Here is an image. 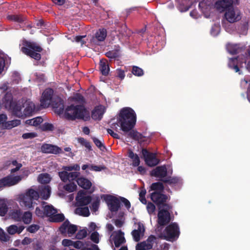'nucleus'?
<instances>
[{
  "label": "nucleus",
  "instance_id": "1",
  "mask_svg": "<svg viewBox=\"0 0 250 250\" xmlns=\"http://www.w3.org/2000/svg\"><path fill=\"white\" fill-rule=\"evenodd\" d=\"M117 121L120 125L121 130L125 133L128 132L136 125V113L131 108L124 107L120 110Z\"/></svg>",
  "mask_w": 250,
  "mask_h": 250
},
{
  "label": "nucleus",
  "instance_id": "2",
  "mask_svg": "<svg viewBox=\"0 0 250 250\" xmlns=\"http://www.w3.org/2000/svg\"><path fill=\"white\" fill-rule=\"evenodd\" d=\"M65 116L67 119L74 121L76 119L84 121L90 119V112L83 105L72 104L65 109Z\"/></svg>",
  "mask_w": 250,
  "mask_h": 250
},
{
  "label": "nucleus",
  "instance_id": "3",
  "mask_svg": "<svg viewBox=\"0 0 250 250\" xmlns=\"http://www.w3.org/2000/svg\"><path fill=\"white\" fill-rule=\"evenodd\" d=\"M22 46L21 48V51L26 55L37 61L41 59L40 54L43 50V48L35 42H31L26 40L22 42Z\"/></svg>",
  "mask_w": 250,
  "mask_h": 250
},
{
  "label": "nucleus",
  "instance_id": "4",
  "mask_svg": "<svg viewBox=\"0 0 250 250\" xmlns=\"http://www.w3.org/2000/svg\"><path fill=\"white\" fill-rule=\"evenodd\" d=\"M40 197L38 191L32 188L27 189L26 192L20 196V203L21 206L27 208H33L35 201H37Z\"/></svg>",
  "mask_w": 250,
  "mask_h": 250
},
{
  "label": "nucleus",
  "instance_id": "5",
  "mask_svg": "<svg viewBox=\"0 0 250 250\" xmlns=\"http://www.w3.org/2000/svg\"><path fill=\"white\" fill-rule=\"evenodd\" d=\"M180 235L179 228L177 223H171L164 231L163 238L167 241H173Z\"/></svg>",
  "mask_w": 250,
  "mask_h": 250
},
{
  "label": "nucleus",
  "instance_id": "6",
  "mask_svg": "<svg viewBox=\"0 0 250 250\" xmlns=\"http://www.w3.org/2000/svg\"><path fill=\"white\" fill-rule=\"evenodd\" d=\"M104 200L111 212H116L120 208V198L111 195H106Z\"/></svg>",
  "mask_w": 250,
  "mask_h": 250
},
{
  "label": "nucleus",
  "instance_id": "7",
  "mask_svg": "<svg viewBox=\"0 0 250 250\" xmlns=\"http://www.w3.org/2000/svg\"><path fill=\"white\" fill-rule=\"evenodd\" d=\"M142 153L146 165L149 167H154L157 165L160 160L156 158V154L149 152L146 149L143 148Z\"/></svg>",
  "mask_w": 250,
  "mask_h": 250
},
{
  "label": "nucleus",
  "instance_id": "8",
  "mask_svg": "<svg viewBox=\"0 0 250 250\" xmlns=\"http://www.w3.org/2000/svg\"><path fill=\"white\" fill-rule=\"evenodd\" d=\"M157 223L160 226H165L171 221L170 212L165 209H159Z\"/></svg>",
  "mask_w": 250,
  "mask_h": 250
},
{
  "label": "nucleus",
  "instance_id": "9",
  "mask_svg": "<svg viewBox=\"0 0 250 250\" xmlns=\"http://www.w3.org/2000/svg\"><path fill=\"white\" fill-rule=\"evenodd\" d=\"M22 179L21 176H6L0 179V188L4 187H9L17 184Z\"/></svg>",
  "mask_w": 250,
  "mask_h": 250
},
{
  "label": "nucleus",
  "instance_id": "10",
  "mask_svg": "<svg viewBox=\"0 0 250 250\" xmlns=\"http://www.w3.org/2000/svg\"><path fill=\"white\" fill-rule=\"evenodd\" d=\"M150 198L151 200L157 205L159 209H160L161 208V205L167 202L168 196L161 192L154 191L151 193Z\"/></svg>",
  "mask_w": 250,
  "mask_h": 250
},
{
  "label": "nucleus",
  "instance_id": "11",
  "mask_svg": "<svg viewBox=\"0 0 250 250\" xmlns=\"http://www.w3.org/2000/svg\"><path fill=\"white\" fill-rule=\"evenodd\" d=\"M53 90L51 88L46 89L43 92L41 99V105L43 107H47L51 104Z\"/></svg>",
  "mask_w": 250,
  "mask_h": 250
},
{
  "label": "nucleus",
  "instance_id": "12",
  "mask_svg": "<svg viewBox=\"0 0 250 250\" xmlns=\"http://www.w3.org/2000/svg\"><path fill=\"white\" fill-rule=\"evenodd\" d=\"M107 36V30L103 28L99 29L91 39V42L94 44L99 45L100 42L105 40Z\"/></svg>",
  "mask_w": 250,
  "mask_h": 250
},
{
  "label": "nucleus",
  "instance_id": "13",
  "mask_svg": "<svg viewBox=\"0 0 250 250\" xmlns=\"http://www.w3.org/2000/svg\"><path fill=\"white\" fill-rule=\"evenodd\" d=\"M41 149L42 152L44 153L58 154L63 153V151L61 147L51 144H44L42 146Z\"/></svg>",
  "mask_w": 250,
  "mask_h": 250
},
{
  "label": "nucleus",
  "instance_id": "14",
  "mask_svg": "<svg viewBox=\"0 0 250 250\" xmlns=\"http://www.w3.org/2000/svg\"><path fill=\"white\" fill-rule=\"evenodd\" d=\"M112 236V240L117 248L119 247L122 244L125 242L124 232L121 230L114 231L111 237Z\"/></svg>",
  "mask_w": 250,
  "mask_h": 250
},
{
  "label": "nucleus",
  "instance_id": "15",
  "mask_svg": "<svg viewBox=\"0 0 250 250\" xmlns=\"http://www.w3.org/2000/svg\"><path fill=\"white\" fill-rule=\"evenodd\" d=\"M55 111L58 114H61L64 111V101L60 97L54 98L51 104Z\"/></svg>",
  "mask_w": 250,
  "mask_h": 250
},
{
  "label": "nucleus",
  "instance_id": "16",
  "mask_svg": "<svg viewBox=\"0 0 250 250\" xmlns=\"http://www.w3.org/2000/svg\"><path fill=\"white\" fill-rule=\"evenodd\" d=\"M167 174V168L165 165L157 167L151 172V175L162 179L166 178Z\"/></svg>",
  "mask_w": 250,
  "mask_h": 250
},
{
  "label": "nucleus",
  "instance_id": "17",
  "mask_svg": "<svg viewBox=\"0 0 250 250\" xmlns=\"http://www.w3.org/2000/svg\"><path fill=\"white\" fill-rule=\"evenodd\" d=\"M23 108H24L22 112L23 118L32 115L35 109V105L32 102L28 100L23 102Z\"/></svg>",
  "mask_w": 250,
  "mask_h": 250
},
{
  "label": "nucleus",
  "instance_id": "18",
  "mask_svg": "<svg viewBox=\"0 0 250 250\" xmlns=\"http://www.w3.org/2000/svg\"><path fill=\"white\" fill-rule=\"evenodd\" d=\"M67 232L69 234H73L77 230V227L75 225L70 224L68 220L65 221L60 228V230L62 233Z\"/></svg>",
  "mask_w": 250,
  "mask_h": 250
},
{
  "label": "nucleus",
  "instance_id": "19",
  "mask_svg": "<svg viewBox=\"0 0 250 250\" xmlns=\"http://www.w3.org/2000/svg\"><path fill=\"white\" fill-rule=\"evenodd\" d=\"M225 17L226 20L230 23L234 22L240 19L239 15H236L235 12L232 6L229 7L227 9L225 14Z\"/></svg>",
  "mask_w": 250,
  "mask_h": 250
},
{
  "label": "nucleus",
  "instance_id": "20",
  "mask_svg": "<svg viewBox=\"0 0 250 250\" xmlns=\"http://www.w3.org/2000/svg\"><path fill=\"white\" fill-rule=\"evenodd\" d=\"M23 101H19L18 102H15L10 109L12 110L13 114L19 118H23V113L21 111L23 108Z\"/></svg>",
  "mask_w": 250,
  "mask_h": 250
},
{
  "label": "nucleus",
  "instance_id": "21",
  "mask_svg": "<svg viewBox=\"0 0 250 250\" xmlns=\"http://www.w3.org/2000/svg\"><path fill=\"white\" fill-rule=\"evenodd\" d=\"M227 51L232 55L237 54L241 53L245 50V47L240 44L228 43L226 45Z\"/></svg>",
  "mask_w": 250,
  "mask_h": 250
},
{
  "label": "nucleus",
  "instance_id": "22",
  "mask_svg": "<svg viewBox=\"0 0 250 250\" xmlns=\"http://www.w3.org/2000/svg\"><path fill=\"white\" fill-rule=\"evenodd\" d=\"M145 229L143 224L139 222L138 223V228L131 232L133 239L136 242H139L141 239V236H143Z\"/></svg>",
  "mask_w": 250,
  "mask_h": 250
},
{
  "label": "nucleus",
  "instance_id": "23",
  "mask_svg": "<svg viewBox=\"0 0 250 250\" xmlns=\"http://www.w3.org/2000/svg\"><path fill=\"white\" fill-rule=\"evenodd\" d=\"M78 185L84 189H89L92 186L91 182L88 179L81 177L76 180Z\"/></svg>",
  "mask_w": 250,
  "mask_h": 250
},
{
  "label": "nucleus",
  "instance_id": "24",
  "mask_svg": "<svg viewBox=\"0 0 250 250\" xmlns=\"http://www.w3.org/2000/svg\"><path fill=\"white\" fill-rule=\"evenodd\" d=\"M128 135L132 139L138 141L139 142H144L145 141V137L141 133L133 129L128 132Z\"/></svg>",
  "mask_w": 250,
  "mask_h": 250
},
{
  "label": "nucleus",
  "instance_id": "25",
  "mask_svg": "<svg viewBox=\"0 0 250 250\" xmlns=\"http://www.w3.org/2000/svg\"><path fill=\"white\" fill-rule=\"evenodd\" d=\"M99 70L102 75L106 76L109 71V67L106 59H102L99 63Z\"/></svg>",
  "mask_w": 250,
  "mask_h": 250
},
{
  "label": "nucleus",
  "instance_id": "26",
  "mask_svg": "<svg viewBox=\"0 0 250 250\" xmlns=\"http://www.w3.org/2000/svg\"><path fill=\"white\" fill-rule=\"evenodd\" d=\"M3 104L5 108L9 109L11 107L15 102L13 100V96L11 93L7 92L2 100Z\"/></svg>",
  "mask_w": 250,
  "mask_h": 250
},
{
  "label": "nucleus",
  "instance_id": "27",
  "mask_svg": "<svg viewBox=\"0 0 250 250\" xmlns=\"http://www.w3.org/2000/svg\"><path fill=\"white\" fill-rule=\"evenodd\" d=\"M76 200L78 206H83L91 202V197L90 196H80L76 197Z\"/></svg>",
  "mask_w": 250,
  "mask_h": 250
},
{
  "label": "nucleus",
  "instance_id": "28",
  "mask_svg": "<svg viewBox=\"0 0 250 250\" xmlns=\"http://www.w3.org/2000/svg\"><path fill=\"white\" fill-rule=\"evenodd\" d=\"M127 155L132 160V166L134 167H138L140 163V158L138 155L134 153L133 151L129 149L127 151Z\"/></svg>",
  "mask_w": 250,
  "mask_h": 250
},
{
  "label": "nucleus",
  "instance_id": "29",
  "mask_svg": "<svg viewBox=\"0 0 250 250\" xmlns=\"http://www.w3.org/2000/svg\"><path fill=\"white\" fill-rule=\"evenodd\" d=\"M104 111L102 108L96 107L92 111L91 118L94 120H101L103 117Z\"/></svg>",
  "mask_w": 250,
  "mask_h": 250
},
{
  "label": "nucleus",
  "instance_id": "30",
  "mask_svg": "<svg viewBox=\"0 0 250 250\" xmlns=\"http://www.w3.org/2000/svg\"><path fill=\"white\" fill-rule=\"evenodd\" d=\"M24 229V227L23 226H20L19 227H18L15 225H12L7 228V231L9 234L13 235L16 233L18 234L21 233Z\"/></svg>",
  "mask_w": 250,
  "mask_h": 250
},
{
  "label": "nucleus",
  "instance_id": "31",
  "mask_svg": "<svg viewBox=\"0 0 250 250\" xmlns=\"http://www.w3.org/2000/svg\"><path fill=\"white\" fill-rule=\"evenodd\" d=\"M44 210V216L48 217H52L53 215L57 213V210L52 206L46 205L42 207Z\"/></svg>",
  "mask_w": 250,
  "mask_h": 250
},
{
  "label": "nucleus",
  "instance_id": "32",
  "mask_svg": "<svg viewBox=\"0 0 250 250\" xmlns=\"http://www.w3.org/2000/svg\"><path fill=\"white\" fill-rule=\"evenodd\" d=\"M51 193L50 187L48 186H44L40 191V195L43 199L47 200L50 196Z\"/></svg>",
  "mask_w": 250,
  "mask_h": 250
},
{
  "label": "nucleus",
  "instance_id": "33",
  "mask_svg": "<svg viewBox=\"0 0 250 250\" xmlns=\"http://www.w3.org/2000/svg\"><path fill=\"white\" fill-rule=\"evenodd\" d=\"M42 122V118L41 117H38L32 119L26 120L25 123L28 125L36 126L40 125Z\"/></svg>",
  "mask_w": 250,
  "mask_h": 250
},
{
  "label": "nucleus",
  "instance_id": "34",
  "mask_svg": "<svg viewBox=\"0 0 250 250\" xmlns=\"http://www.w3.org/2000/svg\"><path fill=\"white\" fill-rule=\"evenodd\" d=\"M21 123V120L18 119L7 121V123L5 124L4 129H10L13 127L20 125Z\"/></svg>",
  "mask_w": 250,
  "mask_h": 250
},
{
  "label": "nucleus",
  "instance_id": "35",
  "mask_svg": "<svg viewBox=\"0 0 250 250\" xmlns=\"http://www.w3.org/2000/svg\"><path fill=\"white\" fill-rule=\"evenodd\" d=\"M38 180L42 184H48L50 182L51 179L49 174L42 173L39 175Z\"/></svg>",
  "mask_w": 250,
  "mask_h": 250
},
{
  "label": "nucleus",
  "instance_id": "36",
  "mask_svg": "<svg viewBox=\"0 0 250 250\" xmlns=\"http://www.w3.org/2000/svg\"><path fill=\"white\" fill-rule=\"evenodd\" d=\"M161 181L165 183H167L170 185H171L178 183L180 181V179L176 177H168L161 179Z\"/></svg>",
  "mask_w": 250,
  "mask_h": 250
},
{
  "label": "nucleus",
  "instance_id": "37",
  "mask_svg": "<svg viewBox=\"0 0 250 250\" xmlns=\"http://www.w3.org/2000/svg\"><path fill=\"white\" fill-rule=\"evenodd\" d=\"M150 189L156 191H159V192H162L164 189V186L161 182H155L151 185Z\"/></svg>",
  "mask_w": 250,
  "mask_h": 250
},
{
  "label": "nucleus",
  "instance_id": "38",
  "mask_svg": "<svg viewBox=\"0 0 250 250\" xmlns=\"http://www.w3.org/2000/svg\"><path fill=\"white\" fill-rule=\"evenodd\" d=\"M22 212L20 210H13L10 213L11 217L15 221L21 220Z\"/></svg>",
  "mask_w": 250,
  "mask_h": 250
},
{
  "label": "nucleus",
  "instance_id": "39",
  "mask_svg": "<svg viewBox=\"0 0 250 250\" xmlns=\"http://www.w3.org/2000/svg\"><path fill=\"white\" fill-rule=\"evenodd\" d=\"M152 249L150 244H146V241L138 243L136 246V250H149Z\"/></svg>",
  "mask_w": 250,
  "mask_h": 250
},
{
  "label": "nucleus",
  "instance_id": "40",
  "mask_svg": "<svg viewBox=\"0 0 250 250\" xmlns=\"http://www.w3.org/2000/svg\"><path fill=\"white\" fill-rule=\"evenodd\" d=\"M75 212L76 213L84 217H87L90 215L88 208L87 207L77 208L76 209Z\"/></svg>",
  "mask_w": 250,
  "mask_h": 250
},
{
  "label": "nucleus",
  "instance_id": "41",
  "mask_svg": "<svg viewBox=\"0 0 250 250\" xmlns=\"http://www.w3.org/2000/svg\"><path fill=\"white\" fill-rule=\"evenodd\" d=\"M78 142L83 146H85V148L88 150H92L91 146L90 143L87 141L83 138H79L78 139Z\"/></svg>",
  "mask_w": 250,
  "mask_h": 250
},
{
  "label": "nucleus",
  "instance_id": "42",
  "mask_svg": "<svg viewBox=\"0 0 250 250\" xmlns=\"http://www.w3.org/2000/svg\"><path fill=\"white\" fill-rule=\"evenodd\" d=\"M7 19L9 20L19 23L23 22L24 20V18L23 16L18 15H9L7 16Z\"/></svg>",
  "mask_w": 250,
  "mask_h": 250
},
{
  "label": "nucleus",
  "instance_id": "43",
  "mask_svg": "<svg viewBox=\"0 0 250 250\" xmlns=\"http://www.w3.org/2000/svg\"><path fill=\"white\" fill-rule=\"evenodd\" d=\"M21 220L25 224H29L32 220V213L29 211L25 212L21 215Z\"/></svg>",
  "mask_w": 250,
  "mask_h": 250
},
{
  "label": "nucleus",
  "instance_id": "44",
  "mask_svg": "<svg viewBox=\"0 0 250 250\" xmlns=\"http://www.w3.org/2000/svg\"><path fill=\"white\" fill-rule=\"evenodd\" d=\"M238 59L237 58L232 59L229 63V66L230 68L233 69L236 72H239L240 71L239 68L237 65Z\"/></svg>",
  "mask_w": 250,
  "mask_h": 250
},
{
  "label": "nucleus",
  "instance_id": "45",
  "mask_svg": "<svg viewBox=\"0 0 250 250\" xmlns=\"http://www.w3.org/2000/svg\"><path fill=\"white\" fill-rule=\"evenodd\" d=\"M77 185L74 182L67 184L63 186V189L69 192L74 191L77 189Z\"/></svg>",
  "mask_w": 250,
  "mask_h": 250
},
{
  "label": "nucleus",
  "instance_id": "46",
  "mask_svg": "<svg viewBox=\"0 0 250 250\" xmlns=\"http://www.w3.org/2000/svg\"><path fill=\"white\" fill-rule=\"evenodd\" d=\"M8 211L6 204L3 201H0V216H4Z\"/></svg>",
  "mask_w": 250,
  "mask_h": 250
},
{
  "label": "nucleus",
  "instance_id": "47",
  "mask_svg": "<svg viewBox=\"0 0 250 250\" xmlns=\"http://www.w3.org/2000/svg\"><path fill=\"white\" fill-rule=\"evenodd\" d=\"M62 169L66 171H71L73 170L76 171H79L80 169V167L78 164H76L72 166H63Z\"/></svg>",
  "mask_w": 250,
  "mask_h": 250
},
{
  "label": "nucleus",
  "instance_id": "48",
  "mask_svg": "<svg viewBox=\"0 0 250 250\" xmlns=\"http://www.w3.org/2000/svg\"><path fill=\"white\" fill-rule=\"evenodd\" d=\"M132 73L133 75L140 77L144 75L143 70L137 66H133L132 67Z\"/></svg>",
  "mask_w": 250,
  "mask_h": 250
},
{
  "label": "nucleus",
  "instance_id": "49",
  "mask_svg": "<svg viewBox=\"0 0 250 250\" xmlns=\"http://www.w3.org/2000/svg\"><path fill=\"white\" fill-rule=\"evenodd\" d=\"M52 220L54 222H62L64 220L65 217L63 214H55L52 217Z\"/></svg>",
  "mask_w": 250,
  "mask_h": 250
},
{
  "label": "nucleus",
  "instance_id": "50",
  "mask_svg": "<svg viewBox=\"0 0 250 250\" xmlns=\"http://www.w3.org/2000/svg\"><path fill=\"white\" fill-rule=\"evenodd\" d=\"M58 175L63 182L68 181V172L64 170L58 172Z\"/></svg>",
  "mask_w": 250,
  "mask_h": 250
},
{
  "label": "nucleus",
  "instance_id": "51",
  "mask_svg": "<svg viewBox=\"0 0 250 250\" xmlns=\"http://www.w3.org/2000/svg\"><path fill=\"white\" fill-rule=\"evenodd\" d=\"M92 140L95 145L102 151L105 149V146L104 144L96 137L92 138Z\"/></svg>",
  "mask_w": 250,
  "mask_h": 250
},
{
  "label": "nucleus",
  "instance_id": "52",
  "mask_svg": "<svg viewBox=\"0 0 250 250\" xmlns=\"http://www.w3.org/2000/svg\"><path fill=\"white\" fill-rule=\"evenodd\" d=\"M80 175V173L78 171L68 172V181L70 182L77 180Z\"/></svg>",
  "mask_w": 250,
  "mask_h": 250
},
{
  "label": "nucleus",
  "instance_id": "53",
  "mask_svg": "<svg viewBox=\"0 0 250 250\" xmlns=\"http://www.w3.org/2000/svg\"><path fill=\"white\" fill-rule=\"evenodd\" d=\"M41 128L42 131H52L54 129V126L52 124L45 123L41 126Z\"/></svg>",
  "mask_w": 250,
  "mask_h": 250
},
{
  "label": "nucleus",
  "instance_id": "54",
  "mask_svg": "<svg viewBox=\"0 0 250 250\" xmlns=\"http://www.w3.org/2000/svg\"><path fill=\"white\" fill-rule=\"evenodd\" d=\"M146 209L148 213L151 215L154 212L156 207L154 204L151 202H148L146 206Z\"/></svg>",
  "mask_w": 250,
  "mask_h": 250
},
{
  "label": "nucleus",
  "instance_id": "55",
  "mask_svg": "<svg viewBox=\"0 0 250 250\" xmlns=\"http://www.w3.org/2000/svg\"><path fill=\"white\" fill-rule=\"evenodd\" d=\"M7 115L5 114H0V126L4 129L5 124L7 123Z\"/></svg>",
  "mask_w": 250,
  "mask_h": 250
},
{
  "label": "nucleus",
  "instance_id": "56",
  "mask_svg": "<svg viewBox=\"0 0 250 250\" xmlns=\"http://www.w3.org/2000/svg\"><path fill=\"white\" fill-rule=\"evenodd\" d=\"M87 231L86 230L83 229L79 230L76 235V237L78 239H83V238L86 237L87 236Z\"/></svg>",
  "mask_w": 250,
  "mask_h": 250
},
{
  "label": "nucleus",
  "instance_id": "57",
  "mask_svg": "<svg viewBox=\"0 0 250 250\" xmlns=\"http://www.w3.org/2000/svg\"><path fill=\"white\" fill-rule=\"evenodd\" d=\"M40 229V227L38 225L32 224L29 226L27 228V231L30 233H35L37 230H38Z\"/></svg>",
  "mask_w": 250,
  "mask_h": 250
},
{
  "label": "nucleus",
  "instance_id": "58",
  "mask_svg": "<svg viewBox=\"0 0 250 250\" xmlns=\"http://www.w3.org/2000/svg\"><path fill=\"white\" fill-rule=\"evenodd\" d=\"M90 239L95 243H98L99 242V234L98 232L95 231L90 235Z\"/></svg>",
  "mask_w": 250,
  "mask_h": 250
},
{
  "label": "nucleus",
  "instance_id": "59",
  "mask_svg": "<svg viewBox=\"0 0 250 250\" xmlns=\"http://www.w3.org/2000/svg\"><path fill=\"white\" fill-rule=\"evenodd\" d=\"M105 56L110 59H115L118 57V54L117 52L112 50L107 52Z\"/></svg>",
  "mask_w": 250,
  "mask_h": 250
},
{
  "label": "nucleus",
  "instance_id": "60",
  "mask_svg": "<svg viewBox=\"0 0 250 250\" xmlns=\"http://www.w3.org/2000/svg\"><path fill=\"white\" fill-rule=\"evenodd\" d=\"M105 167L102 166H96L93 165H91L89 167V169L92 171H100L103 169H104Z\"/></svg>",
  "mask_w": 250,
  "mask_h": 250
},
{
  "label": "nucleus",
  "instance_id": "61",
  "mask_svg": "<svg viewBox=\"0 0 250 250\" xmlns=\"http://www.w3.org/2000/svg\"><path fill=\"white\" fill-rule=\"evenodd\" d=\"M120 202H122L127 209H129L131 207L130 202L126 198L123 197H120Z\"/></svg>",
  "mask_w": 250,
  "mask_h": 250
},
{
  "label": "nucleus",
  "instance_id": "62",
  "mask_svg": "<svg viewBox=\"0 0 250 250\" xmlns=\"http://www.w3.org/2000/svg\"><path fill=\"white\" fill-rule=\"evenodd\" d=\"M37 136V133L34 132L25 133L22 134V137L24 139H32Z\"/></svg>",
  "mask_w": 250,
  "mask_h": 250
},
{
  "label": "nucleus",
  "instance_id": "63",
  "mask_svg": "<svg viewBox=\"0 0 250 250\" xmlns=\"http://www.w3.org/2000/svg\"><path fill=\"white\" fill-rule=\"evenodd\" d=\"M156 239V237L154 235H151L146 241V244H150L152 247L153 244Z\"/></svg>",
  "mask_w": 250,
  "mask_h": 250
},
{
  "label": "nucleus",
  "instance_id": "64",
  "mask_svg": "<svg viewBox=\"0 0 250 250\" xmlns=\"http://www.w3.org/2000/svg\"><path fill=\"white\" fill-rule=\"evenodd\" d=\"M249 82H250V80L248 78H245L244 79H242L240 83L241 87L243 88H246Z\"/></svg>",
  "mask_w": 250,
  "mask_h": 250
}]
</instances>
